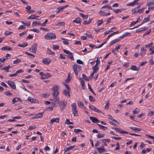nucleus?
<instances>
[{
	"label": "nucleus",
	"mask_w": 154,
	"mask_h": 154,
	"mask_svg": "<svg viewBox=\"0 0 154 154\" xmlns=\"http://www.w3.org/2000/svg\"><path fill=\"white\" fill-rule=\"evenodd\" d=\"M56 38V35L54 33L52 32L48 33L45 36V38L47 39H55Z\"/></svg>",
	"instance_id": "obj_1"
},
{
	"label": "nucleus",
	"mask_w": 154,
	"mask_h": 154,
	"mask_svg": "<svg viewBox=\"0 0 154 154\" xmlns=\"http://www.w3.org/2000/svg\"><path fill=\"white\" fill-rule=\"evenodd\" d=\"M71 106L72 107V110L73 113L74 115V116H78V111L77 110V106L75 103H73L71 105Z\"/></svg>",
	"instance_id": "obj_2"
},
{
	"label": "nucleus",
	"mask_w": 154,
	"mask_h": 154,
	"mask_svg": "<svg viewBox=\"0 0 154 154\" xmlns=\"http://www.w3.org/2000/svg\"><path fill=\"white\" fill-rule=\"evenodd\" d=\"M72 68L74 71L75 75H77L78 72L81 69L80 66L77 64L74 65L72 66Z\"/></svg>",
	"instance_id": "obj_3"
},
{
	"label": "nucleus",
	"mask_w": 154,
	"mask_h": 154,
	"mask_svg": "<svg viewBox=\"0 0 154 154\" xmlns=\"http://www.w3.org/2000/svg\"><path fill=\"white\" fill-rule=\"evenodd\" d=\"M144 8L139 9L138 8H136L132 10V12L133 14H134L137 13L140 14L144 11Z\"/></svg>",
	"instance_id": "obj_4"
},
{
	"label": "nucleus",
	"mask_w": 154,
	"mask_h": 154,
	"mask_svg": "<svg viewBox=\"0 0 154 154\" xmlns=\"http://www.w3.org/2000/svg\"><path fill=\"white\" fill-rule=\"evenodd\" d=\"M66 102L65 101H61L60 102L59 106L61 110L63 109L66 107Z\"/></svg>",
	"instance_id": "obj_5"
},
{
	"label": "nucleus",
	"mask_w": 154,
	"mask_h": 154,
	"mask_svg": "<svg viewBox=\"0 0 154 154\" xmlns=\"http://www.w3.org/2000/svg\"><path fill=\"white\" fill-rule=\"evenodd\" d=\"M8 85L12 89H16V86L15 82L12 81H9L8 82Z\"/></svg>",
	"instance_id": "obj_6"
},
{
	"label": "nucleus",
	"mask_w": 154,
	"mask_h": 154,
	"mask_svg": "<svg viewBox=\"0 0 154 154\" xmlns=\"http://www.w3.org/2000/svg\"><path fill=\"white\" fill-rule=\"evenodd\" d=\"M37 44H34L30 48L29 50L32 49V52L34 53H35L37 51Z\"/></svg>",
	"instance_id": "obj_7"
},
{
	"label": "nucleus",
	"mask_w": 154,
	"mask_h": 154,
	"mask_svg": "<svg viewBox=\"0 0 154 154\" xmlns=\"http://www.w3.org/2000/svg\"><path fill=\"white\" fill-rule=\"evenodd\" d=\"M51 61V60L48 58H45L43 59L42 62L43 63L46 65L49 64Z\"/></svg>",
	"instance_id": "obj_8"
},
{
	"label": "nucleus",
	"mask_w": 154,
	"mask_h": 154,
	"mask_svg": "<svg viewBox=\"0 0 154 154\" xmlns=\"http://www.w3.org/2000/svg\"><path fill=\"white\" fill-rule=\"evenodd\" d=\"M90 119L92 121V122L94 123H97L100 122V121L96 117H90Z\"/></svg>",
	"instance_id": "obj_9"
},
{
	"label": "nucleus",
	"mask_w": 154,
	"mask_h": 154,
	"mask_svg": "<svg viewBox=\"0 0 154 154\" xmlns=\"http://www.w3.org/2000/svg\"><path fill=\"white\" fill-rule=\"evenodd\" d=\"M54 102L52 104V105H53V107L57 106L59 103L58 98L54 97Z\"/></svg>",
	"instance_id": "obj_10"
},
{
	"label": "nucleus",
	"mask_w": 154,
	"mask_h": 154,
	"mask_svg": "<svg viewBox=\"0 0 154 154\" xmlns=\"http://www.w3.org/2000/svg\"><path fill=\"white\" fill-rule=\"evenodd\" d=\"M60 119L58 118H57L55 119H52L51 120V122L50 123V124L52 125L53 124L54 122H56L58 123L59 122Z\"/></svg>",
	"instance_id": "obj_11"
},
{
	"label": "nucleus",
	"mask_w": 154,
	"mask_h": 154,
	"mask_svg": "<svg viewBox=\"0 0 154 154\" xmlns=\"http://www.w3.org/2000/svg\"><path fill=\"white\" fill-rule=\"evenodd\" d=\"M112 129L115 130L116 132H120V133L122 134L125 133V131L123 130H121V129L120 128H112Z\"/></svg>",
	"instance_id": "obj_12"
},
{
	"label": "nucleus",
	"mask_w": 154,
	"mask_h": 154,
	"mask_svg": "<svg viewBox=\"0 0 154 154\" xmlns=\"http://www.w3.org/2000/svg\"><path fill=\"white\" fill-rule=\"evenodd\" d=\"M146 54V50L144 49L143 48H141L140 49V55L141 56H143L145 55Z\"/></svg>",
	"instance_id": "obj_13"
},
{
	"label": "nucleus",
	"mask_w": 154,
	"mask_h": 154,
	"mask_svg": "<svg viewBox=\"0 0 154 154\" xmlns=\"http://www.w3.org/2000/svg\"><path fill=\"white\" fill-rule=\"evenodd\" d=\"M18 101H20L21 102H22V100L20 98L18 97H15L12 99V103L13 104H14L15 103L17 102Z\"/></svg>",
	"instance_id": "obj_14"
},
{
	"label": "nucleus",
	"mask_w": 154,
	"mask_h": 154,
	"mask_svg": "<svg viewBox=\"0 0 154 154\" xmlns=\"http://www.w3.org/2000/svg\"><path fill=\"white\" fill-rule=\"evenodd\" d=\"M39 16H36L35 15L32 14L28 18V19H38V18L39 17Z\"/></svg>",
	"instance_id": "obj_15"
},
{
	"label": "nucleus",
	"mask_w": 154,
	"mask_h": 154,
	"mask_svg": "<svg viewBox=\"0 0 154 154\" xmlns=\"http://www.w3.org/2000/svg\"><path fill=\"white\" fill-rule=\"evenodd\" d=\"M2 51H11L12 50V49L11 47H10L8 46H6L2 47Z\"/></svg>",
	"instance_id": "obj_16"
},
{
	"label": "nucleus",
	"mask_w": 154,
	"mask_h": 154,
	"mask_svg": "<svg viewBox=\"0 0 154 154\" xmlns=\"http://www.w3.org/2000/svg\"><path fill=\"white\" fill-rule=\"evenodd\" d=\"M101 148L97 147L96 149L97 150L98 152L100 153H101L103 152V150H104L103 146L102 145Z\"/></svg>",
	"instance_id": "obj_17"
},
{
	"label": "nucleus",
	"mask_w": 154,
	"mask_h": 154,
	"mask_svg": "<svg viewBox=\"0 0 154 154\" xmlns=\"http://www.w3.org/2000/svg\"><path fill=\"white\" fill-rule=\"evenodd\" d=\"M75 145L71 146L69 147L65 148L64 149V153H65L67 151H69V150L73 149V148H74L75 147Z\"/></svg>",
	"instance_id": "obj_18"
},
{
	"label": "nucleus",
	"mask_w": 154,
	"mask_h": 154,
	"mask_svg": "<svg viewBox=\"0 0 154 154\" xmlns=\"http://www.w3.org/2000/svg\"><path fill=\"white\" fill-rule=\"evenodd\" d=\"M120 40V39L119 38H116L115 39H114L110 43L109 45L110 46L113 45V44L116 43L117 42H118Z\"/></svg>",
	"instance_id": "obj_19"
},
{
	"label": "nucleus",
	"mask_w": 154,
	"mask_h": 154,
	"mask_svg": "<svg viewBox=\"0 0 154 154\" xmlns=\"http://www.w3.org/2000/svg\"><path fill=\"white\" fill-rule=\"evenodd\" d=\"M81 19L79 17H77L73 21V22L77 23H81Z\"/></svg>",
	"instance_id": "obj_20"
},
{
	"label": "nucleus",
	"mask_w": 154,
	"mask_h": 154,
	"mask_svg": "<svg viewBox=\"0 0 154 154\" xmlns=\"http://www.w3.org/2000/svg\"><path fill=\"white\" fill-rule=\"evenodd\" d=\"M131 68L132 70L134 71H138L140 69V68L137 67L134 65L132 66L131 67Z\"/></svg>",
	"instance_id": "obj_21"
},
{
	"label": "nucleus",
	"mask_w": 154,
	"mask_h": 154,
	"mask_svg": "<svg viewBox=\"0 0 154 154\" xmlns=\"http://www.w3.org/2000/svg\"><path fill=\"white\" fill-rule=\"evenodd\" d=\"M43 112L39 113L35 115L36 119L41 118L43 116Z\"/></svg>",
	"instance_id": "obj_22"
},
{
	"label": "nucleus",
	"mask_w": 154,
	"mask_h": 154,
	"mask_svg": "<svg viewBox=\"0 0 154 154\" xmlns=\"http://www.w3.org/2000/svg\"><path fill=\"white\" fill-rule=\"evenodd\" d=\"M130 128L132 130L136 131H140L141 129L136 127H130Z\"/></svg>",
	"instance_id": "obj_23"
},
{
	"label": "nucleus",
	"mask_w": 154,
	"mask_h": 154,
	"mask_svg": "<svg viewBox=\"0 0 154 154\" xmlns=\"http://www.w3.org/2000/svg\"><path fill=\"white\" fill-rule=\"evenodd\" d=\"M58 91H54V92L52 93V94L53 95L54 97H56L58 95Z\"/></svg>",
	"instance_id": "obj_24"
},
{
	"label": "nucleus",
	"mask_w": 154,
	"mask_h": 154,
	"mask_svg": "<svg viewBox=\"0 0 154 154\" xmlns=\"http://www.w3.org/2000/svg\"><path fill=\"white\" fill-rule=\"evenodd\" d=\"M63 93L66 96H68L69 97H70V95L69 94V91H67L66 89L63 91Z\"/></svg>",
	"instance_id": "obj_25"
},
{
	"label": "nucleus",
	"mask_w": 154,
	"mask_h": 154,
	"mask_svg": "<svg viewBox=\"0 0 154 154\" xmlns=\"http://www.w3.org/2000/svg\"><path fill=\"white\" fill-rule=\"evenodd\" d=\"M97 125L98 126H99V127L100 129H102L103 130L105 131L107 129V127H105L104 126H103L102 125H100L98 124H97Z\"/></svg>",
	"instance_id": "obj_26"
},
{
	"label": "nucleus",
	"mask_w": 154,
	"mask_h": 154,
	"mask_svg": "<svg viewBox=\"0 0 154 154\" xmlns=\"http://www.w3.org/2000/svg\"><path fill=\"white\" fill-rule=\"evenodd\" d=\"M47 54L49 55H54L55 54V53L54 52H53V51H51L50 49H49L48 48H47Z\"/></svg>",
	"instance_id": "obj_27"
},
{
	"label": "nucleus",
	"mask_w": 154,
	"mask_h": 154,
	"mask_svg": "<svg viewBox=\"0 0 154 154\" xmlns=\"http://www.w3.org/2000/svg\"><path fill=\"white\" fill-rule=\"evenodd\" d=\"M97 63H96L95 65L93 67V71L96 72L97 71L98 69V67L97 66Z\"/></svg>",
	"instance_id": "obj_28"
},
{
	"label": "nucleus",
	"mask_w": 154,
	"mask_h": 154,
	"mask_svg": "<svg viewBox=\"0 0 154 154\" xmlns=\"http://www.w3.org/2000/svg\"><path fill=\"white\" fill-rule=\"evenodd\" d=\"M119 47H120V46L119 45L118 46V47L116 46V48L112 50V52L113 53H114V54H116L117 53V52L118 51L117 50L119 48Z\"/></svg>",
	"instance_id": "obj_29"
},
{
	"label": "nucleus",
	"mask_w": 154,
	"mask_h": 154,
	"mask_svg": "<svg viewBox=\"0 0 154 154\" xmlns=\"http://www.w3.org/2000/svg\"><path fill=\"white\" fill-rule=\"evenodd\" d=\"M79 14L84 19H87L88 16V15H85L82 13H79Z\"/></svg>",
	"instance_id": "obj_30"
},
{
	"label": "nucleus",
	"mask_w": 154,
	"mask_h": 154,
	"mask_svg": "<svg viewBox=\"0 0 154 154\" xmlns=\"http://www.w3.org/2000/svg\"><path fill=\"white\" fill-rule=\"evenodd\" d=\"M53 91H58L59 89L58 86L57 85H54L53 86L52 88H51Z\"/></svg>",
	"instance_id": "obj_31"
},
{
	"label": "nucleus",
	"mask_w": 154,
	"mask_h": 154,
	"mask_svg": "<svg viewBox=\"0 0 154 154\" xmlns=\"http://www.w3.org/2000/svg\"><path fill=\"white\" fill-rule=\"evenodd\" d=\"M28 100L32 103L36 102V99L31 98L30 97H29L28 98Z\"/></svg>",
	"instance_id": "obj_32"
},
{
	"label": "nucleus",
	"mask_w": 154,
	"mask_h": 154,
	"mask_svg": "<svg viewBox=\"0 0 154 154\" xmlns=\"http://www.w3.org/2000/svg\"><path fill=\"white\" fill-rule=\"evenodd\" d=\"M45 77H46V79H48L49 77H51L52 76V75L50 74L49 73H46L44 74V75Z\"/></svg>",
	"instance_id": "obj_33"
},
{
	"label": "nucleus",
	"mask_w": 154,
	"mask_h": 154,
	"mask_svg": "<svg viewBox=\"0 0 154 154\" xmlns=\"http://www.w3.org/2000/svg\"><path fill=\"white\" fill-rule=\"evenodd\" d=\"M92 19V18H91V19L89 18V20L88 21L85 20V21H84V23H83L85 25H87V24H89L91 22Z\"/></svg>",
	"instance_id": "obj_34"
},
{
	"label": "nucleus",
	"mask_w": 154,
	"mask_h": 154,
	"mask_svg": "<svg viewBox=\"0 0 154 154\" xmlns=\"http://www.w3.org/2000/svg\"><path fill=\"white\" fill-rule=\"evenodd\" d=\"M65 23L64 22H59L57 24H56L55 25L56 26H63L65 25Z\"/></svg>",
	"instance_id": "obj_35"
},
{
	"label": "nucleus",
	"mask_w": 154,
	"mask_h": 154,
	"mask_svg": "<svg viewBox=\"0 0 154 154\" xmlns=\"http://www.w3.org/2000/svg\"><path fill=\"white\" fill-rule=\"evenodd\" d=\"M27 45V42H25L24 44L23 45L18 44V46L20 47H25Z\"/></svg>",
	"instance_id": "obj_36"
},
{
	"label": "nucleus",
	"mask_w": 154,
	"mask_h": 154,
	"mask_svg": "<svg viewBox=\"0 0 154 154\" xmlns=\"http://www.w3.org/2000/svg\"><path fill=\"white\" fill-rule=\"evenodd\" d=\"M89 99L90 101L91 102H94L95 101L94 98L91 95L89 96Z\"/></svg>",
	"instance_id": "obj_37"
},
{
	"label": "nucleus",
	"mask_w": 154,
	"mask_h": 154,
	"mask_svg": "<svg viewBox=\"0 0 154 154\" xmlns=\"http://www.w3.org/2000/svg\"><path fill=\"white\" fill-rule=\"evenodd\" d=\"M88 88L93 93V94H94L95 95H96L93 92V90L91 88L90 84L89 83H88Z\"/></svg>",
	"instance_id": "obj_38"
},
{
	"label": "nucleus",
	"mask_w": 154,
	"mask_h": 154,
	"mask_svg": "<svg viewBox=\"0 0 154 154\" xmlns=\"http://www.w3.org/2000/svg\"><path fill=\"white\" fill-rule=\"evenodd\" d=\"M63 51L64 53H66V54H69V55H72V54H73V53H72L71 52L67 50L66 49H63Z\"/></svg>",
	"instance_id": "obj_39"
},
{
	"label": "nucleus",
	"mask_w": 154,
	"mask_h": 154,
	"mask_svg": "<svg viewBox=\"0 0 154 154\" xmlns=\"http://www.w3.org/2000/svg\"><path fill=\"white\" fill-rule=\"evenodd\" d=\"M81 86L83 90L85 89V82L83 80L81 81Z\"/></svg>",
	"instance_id": "obj_40"
},
{
	"label": "nucleus",
	"mask_w": 154,
	"mask_h": 154,
	"mask_svg": "<svg viewBox=\"0 0 154 154\" xmlns=\"http://www.w3.org/2000/svg\"><path fill=\"white\" fill-rule=\"evenodd\" d=\"M122 9H118L117 10H113V11L115 12L116 14H118L119 13H120L122 11Z\"/></svg>",
	"instance_id": "obj_41"
},
{
	"label": "nucleus",
	"mask_w": 154,
	"mask_h": 154,
	"mask_svg": "<svg viewBox=\"0 0 154 154\" xmlns=\"http://www.w3.org/2000/svg\"><path fill=\"white\" fill-rule=\"evenodd\" d=\"M66 124L69 125V124H73V123L72 122H70L69 120V119H67L66 120V121L65 122Z\"/></svg>",
	"instance_id": "obj_42"
},
{
	"label": "nucleus",
	"mask_w": 154,
	"mask_h": 154,
	"mask_svg": "<svg viewBox=\"0 0 154 154\" xmlns=\"http://www.w3.org/2000/svg\"><path fill=\"white\" fill-rule=\"evenodd\" d=\"M139 112V110L138 108H136L133 111V112L134 114H135L138 113Z\"/></svg>",
	"instance_id": "obj_43"
},
{
	"label": "nucleus",
	"mask_w": 154,
	"mask_h": 154,
	"mask_svg": "<svg viewBox=\"0 0 154 154\" xmlns=\"http://www.w3.org/2000/svg\"><path fill=\"white\" fill-rule=\"evenodd\" d=\"M21 61V60L19 59H17L16 60H15L13 62V63L14 64H16L17 63H18L20 62Z\"/></svg>",
	"instance_id": "obj_44"
},
{
	"label": "nucleus",
	"mask_w": 154,
	"mask_h": 154,
	"mask_svg": "<svg viewBox=\"0 0 154 154\" xmlns=\"http://www.w3.org/2000/svg\"><path fill=\"white\" fill-rule=\"evenodd\" d=\"M70 80H71V78H70V76L69 75H68L67 78L66 79V82L68 83L70 82Z\"/></svg>",
	"instance_id": "obj_45"
},
{
	"label": "nucleus",
	"mask_w": 154,
	"mask_h": 154,
	"mask_svg": "<svg viewBox=\"0 0 154 154\" xmlns=\"http://www.w3.org/2000/svg\"><path fill=\"white\" fill-rule=\"evenodd\" d=\"M114 18V17L112 16L110 17H109L108 19H107V21L106 22V24H108L110 22V20L112 19H113Z\"/></svg>",
	"instance_id": "obj_46"
},
{
	"label": "nucleus",
	"mask_w": 154,
	"mask_h": 154,
	"mask_svg": "<svg viewBox=\"0 0 154 154\" xmlns=\"http://www.w3.org/2000/svg\"><path fill=\"white\" fill-rule=\"evenodd\" d=\"M57 11H56V12L57 13H58L61 10H63V9L62 7H60L57 8Z\"/></svg>",
	"instance_id": "obj_47"
},
{
	"label": "nucleus",
	"mask_w": 154,
	"mask_h": 154,
	"mask_svg": "<svg viewBox=\"0 0 154 154\" xmlns=\"http://www.w3.org/2000/svg\"><path fill=\"white\" fill-rule=\"evenodd\" d=\"M37 24H38V25H41V23L40 22H37L36 21L33 22L32 23V25L33 26H35Z\"/></svg>",
	"instance_id": "obj_48"
},
{
	"label": "nucleus",
	"mask_w": 154,
	"mask_h": 154,
	"mask_svg": "<svg viewBox=\"0 0 154 154\" xmlns=\"http://www.w3.org/2000/svg\"><path fill=\"white\" fill-rule=\"evenodd\" d=\"M103 21L102 20H98L97 23V26H99L103 23Z\"/></svg>",
	"instance_id": "obj_49"
},
{
	"label": "nucleus",
	"mask_w": 154,
	"mask_h": 154,
	"mask_svg": "<svg viewBox=\"0 0 154 154\" xmlns=\"http://www.w3.org/2000/svg\"><path fill=\"white\" fill-rule=\"evenodd\" d=\"M48 20V19H46L45 20V22L42 23H41V25L42 26H45L46 24L47 23Z\"/></svg>",
	"instance_id": "obj_50"
},
{
	"label": "nucleus",
	"mask_w": 154,
	"mask_h": 154,
	"mask_svg": "<svg viewBox=\"0 0 154 154\" xmlns=\"http://www.w3.org/2000/svg\"><path fill=\"white\" fill-rule=\"evenodd\" d=\"M104 134H98L97 135V137L98 138H100L104 137Z\"/></svg>",
	"instance_id": "obj_51"
},
{
	"label": "nucleus",
	"mask_w": 154,
	"mask_h": 154,
	"mask_svg": "<svg viewBox=\"0 0 154 154\" xmlns=\"http://www.w3.org/2000/svg\"><path fill=\"white\" fill-rule=\"evenodd\" d=\"M59 46L58 45H53V48L54 50H57L59 48Z\"/></svg>",
	"instance_id": "obj_52"
},
{
	"label": "nucleus",
	"mask_w": 154,
	"mask_h": 154,
	"mask_svg": "<svg viewBox=\"0 0 154 154\" xmlns=\"http://www.w3.org/2000/svg\"><path fill=\"white\" fill-rule=\"evenodd\" d=\"M140 30L141 32H143V31H145L147 29V27L146 26L140 28Z\"/></svg>",
	"instance_id": "obj_53"
},
{
	"label": "nucleus",
	"mask_w": 154,
	"mask_h": 154,
	"mask_svg": "<svg viewBox=\"0 0 154 154\" xmlns=\"http://www.w3.org/2000/svg\"><path fill=\"white\" fill-rule=\"evenodd\" d=\"M154 114V111H150L149 112L148 115L150 116H152Z\"/></svg>",
	"instance_id": "obj_54"
},
{
	"label": "nucleus",
	"mask_w": 154,
	"mask_h": 154,
	"mask_svg": "<svg viewBox=\"0 0 154 154\" xmlns=\"http://www.w3.org/2000/svg\"><path fill=\"white\" fill-rule=\"evenodd\" d=\"M82 77H83V78L85 79V80H86L87 81H89V80L88 79L87 76L85 74H82Z\"/></svg>",
	"instance_id": "obj_55"
},
{
	"label": "nucleus",
	"mask_w": 154,
	"mask_h": 154,
	"mask_svg": "<svg viewBox=\"0 0 154 154\" xmlns=\"http://www.w3.org/2000/svg\"><path fill=\"white\" fill-rule=\"evenodd\" d=\"M85 34L88 38H93L92 35L90 34L89 32Z\"/></svg>",
	"instance_id": "obj_56"
},
{
	"label": "nucleus",
	"mask_w": 154,
	"mask_h": 154,
	"mask_svg": "<svg viewBox=\"0 0 154 154\" xmlns=\"http://www.w3.org/2000/svg\"><path fill=\"white\" fill-rule=\"evenodd\" d=\"M89 109H91L93 111H94V109H95L96 108L93 105H89Z\"/></svg>",
	"instance_id": "obj_57"
},
{
	"label": "nucleus",
	"mask_w": 154,
	"mask_h": 154,
	"mask_svg": "<svg viewBox=\"0 0 154 154\" xmlns=\"http://www.w3.org/2000/svg\"><path fill=\"white\" fill-rule=\"evenodd\" d=\"M12 33H13L12 32H9L8 31H6L5 32V35H10Z\"/></svg>",
	"instance_id": "obj_58"
},
{
	"label": "nucleus",
	"mask_w": 154,
	"mask_h": 154,
	"mask_svg": "<svg viewBox=\"0 0 154 154\" xmlns=\"http://www.w3.org/2000/svg\"><path fill=\"white\" fill-rule=\"evenodd\" d=\"M2 70H5L6 72H8L9 71L7 67L6 66H5L3 68L1 69Z\"/></svg>",
	"instance_id": "obj_59"
},
{
	"label": "nucleus",
	"mask_w": 154,
	"mask_h": 154,
	"mask_svg": "<svg viewBox=\"0 0 154 154\" xmlns=\"http://www.w3.org/2000/svg\"><path fill=\"white\" fill-rule=\"evenodd\" d=\"M139 0H134L133 2H132V4H133V6H134L135 5L137 4V2Z\"/></svg>",
	"instance_id": "obj_60"
},
{
	"label": "nucleus",
	"mask_w": 154,
	"mask_h": 154,
	"mask_svg": "<svg viewBox=\"0 0 154 154\" xmlns=\"http://www.w3.org/2000/svg\"><path fill=\"white\" fill-rule=\"evenodd\" d=\"M27 32V30L26 31L20 33L19 34V36L20 37H21V36H23V35H25V34H26Z\"/></svg>",
	"instance_id": "obj_61"
},
{
	"label": "nucleus",
	"mask_w": 154,
	"mask_h": 154,
	"mask_svg": "<svg viewBox=\"0 0 154 154\" xmlns=\"http://www.w3.org/2000/svg\"><path fill=\"white\" fill-rule=\"evenodd\" d=\"M154 10V5H153L148 6V10Z\"/></svg>",
	"instance_id": "obj_62"
},
{
	"label": "nucleus",
	"mask_w": 154,
	"mask_h": 154,
	"mask_svg": "<svg viewBox=\"0 0 154 154\" xmlns=\"http://www.w3.org/2000/svg\"><path fill=\"white\" fill-rule=\"evenodd\" d=\"M151 32V29H150L146 33H145L143 35V36H144L145 35H147L149 34Z\"/></svg>",
	"instance_id": "obj_63"
},
{
	"label": "nucleus",
	"mask_w": 154,
	"mask_h": 154,
	"mask_svg": "<svg viewBox=\"0 0 154 154\" xmlns=\"http://www.w3.org/2000/svg\"><path fill=\"white\" fill-rule=\"evenodd\" d=\"M145 146V144H144L143 142H141V144L140 146V148L142 149H143Z\"/></svg>",
	"instance_id": "obj_64"
}]
</instances>
